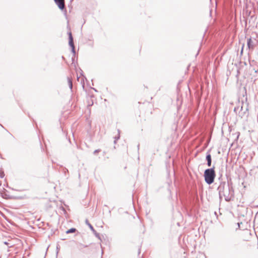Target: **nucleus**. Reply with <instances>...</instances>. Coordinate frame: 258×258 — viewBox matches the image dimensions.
<instances>
[{
    "label": "nucleus",
    "mask_w": 258,
    "mask_h": 258,
    "mask_svg": "<svg viewBox=\"0 0 258 258\" xmlns=\"http://www.w3.org/2000/svg\"><path fill=\"white\" fill-rule=\"evenodd\" d=\"M216 176L214 167L206 169L204 172L205 181L209 184L212 183Z\"/></svg>",
    "instance_id": "nucleus-1"
},
{
    "label": "nucleus",
    "mask_w": 258,
    "mask_h": 258,
    "mask_svg": "<svg viewBox=\"0 0 258 258\" xmlns=\"http://www.w3.org/2000/svg\"><path fill=\"white\" fill-rule=\"evenodd\" d=\"M54 1L60 10H63L65 8L64 0H54Z\"/></svg>",
    "instance_id": "nucleus-2"
},
{
    "label": "nucleus",
    "mask_w": 258,
    "mask_h": 258,
    "mask_svg": "<svg viewBox=\"0 0 258 258\" xmlns=\"http://www.w3.org/2000/svg\"><path fill=\"white\" fill-rule=\"evenodd\" d=\"M69 44L70 45V46L72 47L73 50H74L75 49V46H74V44L73 43V36H72L71 32H70L69 33Z\"/></svg>",
    "instance_id": "nucleus-3"
},
{
    "label": "nucleus",
    "mask_w": 258,
    "mask_h": 258,
    "mask_svg": "<svg viewBox=\"0 0 258 258\" xmlns=\"http://www.w3.org/2000/svg\"><path fill=\"white\" fill-rule=\"evenodd\" d=\"M206 159L207 160L208 162V166L209 167L211 166V162H212V159H211V156L210 154H208L206 156Z\"/></svg>",
    "instance_id": "nucleus-4"
},
{
    "label": "nucleus",
    "mask_w": 258,
    "mask_h": 258,
    "mask_svg": "<svg viewBox=\"0 0 258 258\" xmlns=\"http://www.w3.org/2000/svg\"><path fill=\"white\" fill-rule=\"evenodd\" d=\"M76 231V229L74 228H71L70 229L67 231L66 233L67 234L71 233H74Z\"/></svg>",
    "instance_id": "nucleus-5"
},
{
    "label": "nucleus",
    "mask_w": 258,
    "mask_h": 258,
    "mask_svg": "<svg viewBox=\"0 0 258 258\" xmlns=\"http://www.w3.org/2000/svg\"><path fill=\"white\" fill-rule=\"evenodd\" d=\"M251 42H252L251 39V38L248 39V42H247V44H248V46L249 48L250 47V45H251Z\"/></svg>",
    "instance_id": "nucleus-6"
}]
</instances>
